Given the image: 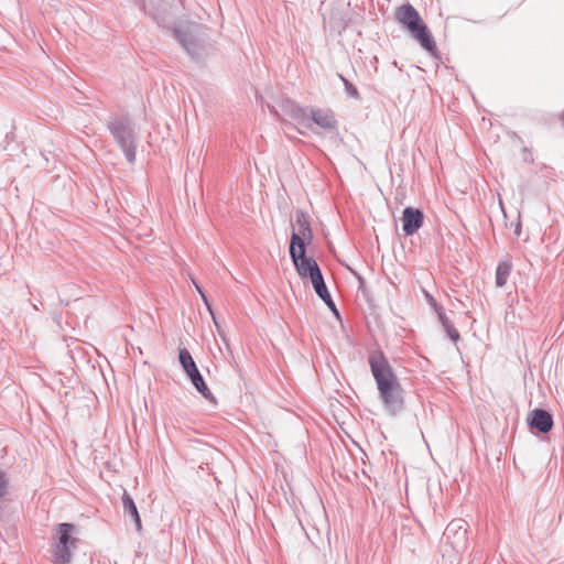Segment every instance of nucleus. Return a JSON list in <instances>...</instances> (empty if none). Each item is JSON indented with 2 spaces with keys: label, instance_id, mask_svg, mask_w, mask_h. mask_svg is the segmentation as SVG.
Here are the masks:
<instances>
[{
  "label": "nucleus",
  "instance_id": "nucleus-1",
  "mask_svg": "<svg viewBox=\"0 0 564 564\" xmlns=\"http://www.w3.org/2000/svg\"><path fill=\"white\" fill-rule=\"evenodd\" d=\"M369 366L384 411L392 416L398 415L404 409V391L392 367L381 351L370 354Z\"/></svg>",
  "mask_w": 564,
  "mask_h": 564
},
{
  "label": "nucleus",
  "instance_id": "nucleus-2",
  "mask_svg": "<svg viewBox=\"0 0 564 564\" xmlns=\"http://www.w3.org/2000/svg\"><path fill=\"white\" fill-rule=\"evenodd\" d=\"M174 39L195 62H202L214 52L206 29L195 22L180 21L172 29Z\"/></svg>",
  "mask_w": 564,
  "mask_h": 564
},
{
  "label": "nucleus",
  "instance_id": "nucleus-3",
  "mask_svg": "<svg viewBox=\"0 0 564 564\" xmlns=\"http://www.w3.org/2000/svg\"><path fill=\"white\" fill-rule=\"evenodd\" d=\"M395 19L408 29L424 50L431 54L436 51V43L431 32L412 4L406 3L399 7L395 11Z\"/></svg>",
  "mask_w": 564,
  "mask_h": 564
},
{
  "label": "nucleus",
  "instance_id": "nucleus-4",
  "mask_svg": "<svg viewBox=\"0 0 564 564\" xmlns=\"http://www.w3.org/2000/svg\"><path fill=\"white\" fill-rule=\"evenodd\" d=\"M107 128L127 161L133 164L137 156V132L131 119L126 116L112 117L108 120Z\"/></svg>",
  "mask_w": 564,
  "mask_h": 564
},
{
  "label": "nucleus",
  "instance_id": "nucleus-5",
  "mask_svg": "<svg viewBox=\"0 0 564 564\" xmlns=\"http://www.w3.org/2000/svg\"><path fill=\"white\" fill-rule=\"evenodd\" d=\"M305 251V243L301 240L300 235L292 234L289 248L291 260L299 275L302 279H310L314 276L315 273H319L321 269L316 260L312 257H307Z\"/></svg>",
  "mask_w": 564,
  "mask_h": 564
},
{
  "label": "nucleus",
  "instance_id": "nucleus-6",
  "mask_svg": "<svg viewBox=\"0 0 564 564\" xmlns=\"http://www.w3.org/2000/svg\"><path fill=\"white\" fill-rule=\"evenodd\" d=\"M269 109L281 122H293L297 126L311 129L308 109L297 106L289 98L280 99L275 105L269 106Z\"/></svg>",
  "mask_w": 564,
  "mask_h": 564
},
{
  "label": "nucleus",
  "instance_id": "nucleus-7",
  "mask_svg": "<svg viewBox=\"0 0 564 564\" xmlns=\"http://www.w3.org/2000/svg\"><path fill=\"white\" fill-rule=\"evenodd\" d=\"M178 360L184 371L196 390L208 401L215 402V398L202 377L191 352L186 348L180 349Z\"/></svg>",
  "mask_w": 564,
  "mask_h": 564
},
{
  "label": "nucleus",
  "instance_id": "nucleus-8",
  "mask_svg": "<svg viewBox=\"0 0 564 564\" xmlns=\"http://www.w3.org/2000/svg\"><path fill=\"white\" fill-rule=\"evenodd\" d=\"M468 523L464 519L452 520L443 533V540L456 552H462L467 546Z\"/></svg>",
  "mask_w": 564,
  "mask_h": 564
},
{
  "label": "nucleus",
  "instance_id": "nucleus-9",
  "mask_svg": "<svg viewBox=\"0 0 564 564\" xmlns=\"http://www.w3.org/2000/svg\"><path fill=\"white\" fill-rule=\"evenodd\" d=\"M401 220L404 235L412 236L423 226L424 214L417 208L405 207Z\"/></svg>",
  "mask_w": 564,
  "mask_h": 564
},
{
  "label": "nucleus",
  "instance_id": "nucleus-10",
  "mask_svg": "<svg viewBox=\"0 0 564 564\" xmlns=\"http://www.w3.org/2000/svg\"><path fill=\"white\" fill-rule=\"evenodd\" d=\"M142 9L158 24L162 25L166 22V13L171 6V0H141Z\"/></svg>",
  "mask_w": 564,
  "mask_h": 564
},
{
  "label": "nucleus",
  "instance_id": "nucleus-11",
  "mask_svg": "<svg viewBox=\"0 0 564 564\" xmlns=\"http://www.w3.org/2000/svg\"><path fill=\"white\" fill-rule=\"evenodd\" d=\"M528 423L531 429L547 433L553 427V417L546 410L534 409L528 415Z\"/></svg>",
  "mask_w": 564,
  "mask_h": 564
},
{
  "label": "nucleus",
  "instance_id": "nucleus-12",
  "mask_svg": "<svg viewBox=\"0 0 564 564\" xmlns=\"http://www.w3.org/2000/svg\"><path fill=\"white\" fill-rule=\"evenodd\" d=\"M310 121L314 122L321 128L333 129L336 127V120L329 111L323 109H311L308 110Z\"/></svg>",
  "mask_w": 564,
  "mask_h": 564
},
{
  "label": "nucleus",
  "instance_id": "nucleus-13",
  "mask_svg": "<svg viewBox=\"0 0 564 564\" xmlns=\"http://www.w3.org/2000/svg\"><path fill=\"white\" fill-rule=\"evenodd\" d=\"M77 531L76 525L73 523L63 522L57 525L58 533V542L63 545H69L72 547H76L77 539L73 536V534Z\"/></svg>",
  "mask_w": 564,
  "mask_h": 564
},
{
  "label": "nucleus",
  "instance_id": "nucleus-14",
  "mask_svg": "<svg viewBox=\"0 0 564 564\" xmlns=\"http://www.w3.org/2000/svg\"><path fill=\"white\" fill-rule=\"evenodd\" d=\"M296 225L297 232L293 231V234H299L303 243L306 245V242H311V240L313 239V232L311 229L308 217L302 210L296 212Z\"/></svg>",
  "mask_w": 564,
  "mask_h": 564
},
{
  "label": "nucleus",
  "instance_id": "nucleus-15",
  "mask_svg": "<svg viewBox=\"0 0 564 564\" xmlns=\"http://www.w3.org/2000/svg\"><path fill=\"white\" fill-rule=\"evenodd\" d=\"M69 545H63L55 542L52 546L53 563L54 564H68L73 557V550Z\"/></svg>",
  "mask_w": 564,
  "mask_h": 564
},
{
  "label": "nucleus",
  "instance_id": "nucleus-16",
  "mask_svg": "<svg viewBox=\"0 0 564 564\" xmlns=\"http://www.w3.org/2000/svg\"><path fill=\"white\" fill-rule=\"evenodd\" d=\"M122 506H123L124 512L128 513L132 518V520L135 524L137 531H141L142 523H141V518H140L138 508H137L132 497L127 491H124L123 496H122Z\"/></svg>",
  "mask_w": 564,
  "mask_h": 564
},
{
  "label": "nucleus",
  "instance_id": "nucleus-17",
  "mask_svg": "<svg viewBox=\"0 0 564 564\" xmlns=\"http://www.w3.org/2000/svg\"><path fill=\"white\" fill-rule=\"evenodd\" d=\"M512 270V262L510 260H502L498 263L496 269V285L503 288Z\"/></svg>",
  "mask_w": 564,
  "mask_h": 564
},
{
  "label": "nucleus",
  "instance_id": "nucleus-18",
  "mask_svg": "<svg viewBox=\"0 0 564 564\" xmlns=\"http://www.w3.org/2000/svg\"><path fill=\"white\" fill-rule=\"evenodd\" d=\"M310 280L312 282L315 293L319 299L329 293L325 284L322 271L319 273H315V275L310 278Z\"/></svg>",
  "mask_w": 564,
  "mask_h": 564
},
{
  "label": "nucleus",
  "instance_id": "nucleus-19",
  "mask_svg": "<svg viewBox=\"0 0 564 564\" xmlns=\"http://www.w3.org/2000/svg\"><path fill=\"white\" fill-rule=\"evenodd\" d=\"M338 76L344 84L346 94L351 98L359 99L360 95H359L358 89L343 75H338Z\"/></svg>",
  "mask_w": 564,
  "mask_h": 564
},
{
  "label": "nucleus",
  "instance_id": "nucleus-20",
  "mask_svg": "<svg viewBox=\"0 0 564 564\" xmlns=\"http://www.w3.org/2000/svg\"><path fill=\"white\" fill-rule=\"evenodd\" d=\"M9 480L6 474L0 469V500H2L8 494Z\"/></svg>",
  "mask_w": 564,
  "mask_h": 564
},
{
  "label": "nucleus",
  "instance_id": "nucleus-21",
  "mask_svg": "<svg viewBox=\"0 0 564 564\" xmlns=\"http://www.w3.org/2000/svg\"><path fill=\"white\" fill-rule=\"evenodd\" d=\"M321 300L326 304V306L338 317L339 316V312L330 296V294H326L324 296L321 297Z\"/></svg>",
  "mask_w": 564,
  "mask_h": 564
},
{
  "label": "nucleus",
  "instance_id": "nucleus-22",
  "mask_svg": "<svg viewBox=\"0 0 564 564\" xmlns=\"http://www.w3.org/2000/svg\"><path fill=\"white\" fill-rule=\"evenodd\" d=\"M445 332L447 333L448 337L454 341V343H457L459 340V333L458 330L454 327V325L452 323H449L448 325H446L444 327Z\"/></svg>",
  "mask_w": 564,
  "mask_h": 564
},
{
  "label": "nucleus",
  "instance_id": "nucleus-23",
  "mask_svg": "<svg viewBox=\"0 0 564 564\" xmlns=\"http://www.w3.org/2000/svg\"><path fill=\"white\" fill-rule=\"evenodd\" d=\"M424 294H425V299L427 301V303L436 311H440L442 308V306H440L436 302V300L434 299V296L432 294H430L429 292L424 291Z\"/></svg>",
  "mask_w": 564,
  "mask_h": 564
},
{
  "label": "nucleus",
  "instance_id": "nucleus-24",
  "mask_svg": "<svg viewBox=\"0 0 564 564\" xmlns=\"http://www.w3.org/2000/svg\"><path fill=\"white\" fill-rule=\"evenodd\" d=\"M437 315H438V318H440V322L442 323L443 327H445L446 325H448L449 323H452L449 321V318L445 315V313L443 312V308H441L440 311H436Z\"/></svg>",
  "mask_w": 564,
  "mask_h": 564
},
{
  "label": "nucleus",
  "instance_id": "nucleus-25",
  "mask_svg": "<svg viewBox=\"0 0 564 564\" xmlns=\"http://www.w3.org/2000/svg\"><path fill=\"white\" fill-rule=\"evenodd\" d=\"M193 283H194V285H195V288H196L197 292L200 294V296H202L203 301H204V302H205V304L207 305L208 310H209V311H212L210 305H209V303H208V301H207V297H206V295H205V293H204L203 289H202V288H200V286H199L195 281H194V280H193ZM210 313L213 314V312H210Z\"/></svg>",
  "mask_w": 564,
  "mask_h": 564
},
{
  "label": "nucleus",
  "instance_id": "nucleus-26",
  "mask_svg": "<svg viewBox=\"0 0 564 564\" xmlns=\"http://www.w3.org/2000/svg\"><path fill=\"white\" fill-rule=\"evenodd\" d=\"M520 232H521V226H520V224H518V226L514 229V234L519 236Z\"/></svg>",
  "mask_w": 564,
  "mask_h": 564
},
{
  "label": "nucleus",
  "instance_id": "nucleus-27",
  "mask_svg": "<svg viewBox=\"0 0 564 564\" xmlns=\"http://www.w3.org/2000/svg\"><path fill=\"white\" fill-rule=\"evenodd\" d=\"M560 120H561L562 127L564 128V111H563V115L561 116Z\"/></svg>",
  "mask_w": 564,
  "mask_h": 564
}]
</instances>
